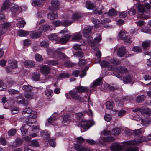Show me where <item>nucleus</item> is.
<instances>
[{
  "label": "nucleus",
  "instance_id": "obj_64",
  "mask_svg": "<svg viewBox=\"0 0 151 151\" xmlns=\"http://www.w3.org/2000/svg\"><path fill=\"white\" fill-rule=\"evenodd\" d=\"M139 149L138 147H128L127 148L125 151H139Z\"/></svg>",
  "mask_w": 151,
  "mask_h": 151
},
{
  "label": "nucleus",
  "instance_id": "obj_33",
  "mask_svg": "<svg viewBox=\"0 0 151 151\" xmlns=\"http://www.w3.org/2000/svg\"><path fill=\"white\" fill-rule=\"evenodd\" d=\"M81 17V15L78 12H76L73 14L72 19L73 20H77Z\"/></svg>",
  "mask_w": 151,
  "mask_h": 151
},
{
  "label": "nucleus",
  "instance_id": "obj_31",
  "mask_svg": "<svg viewBox=\"0 0 151 151\" xmlns=\"http://www.w3.org/2000/svg\"><path fill=\"white\" fill-rule=\"evenodd\" d=\"M145 55H149L150 58L149 59H147V65L148 66H151V52H149L148 51H145L144 52Z\"/></svg>",
  "mask_w": 151,
  "mask_h": 151
},
{
  "label": "nucleus",
  "instance_id": "obj_7",
  "mask_svg": "<svg viewBox=\"0 0 151 151\" xmlns=\"http://www.w3.org/2000/svg\"><path fill=\"white\" fill-rule=\"evenodd\" d=\"M37 116L36 111H33L32 113L28 115V119L25 120V122L28 123H33L35 122V119Z\"/></svg>",
  "mask_w": 151,
  "mask_h": 151
},
{
  "label": "nucleus",
  "instance_id": "obj_39",
  "mask_svg": "<svg viewBox=\"0 0 151 151\" xmlns=\"http://www.w3.org/2000/svg\"><path fill=\"white\" fill-rule=\"evenodd\" d=\"M146 97L143 95L137 97L136 99V101L138 103H142L143 102L145 99Z\"/></svg>",
  "mask_w": 151,
  "mask_h": 151
},
{
  "label": "nucleus",
  "instance_id": "obj_3",
  "mask_svg": "<svg viewBox=\"0 0 151 151\" xmlns=\"http://www.w3.org/2000/svg\"><path fill=\"white\" fill-rule=\"evenodd\" d=\"M118 36L119 39L124 41L125 44H128L131 42L129 37L125 31H121L119 32Z\"/></svg>",
  "mask_w": 151,
  "mask_h": 151
},
{
  "label": "nucleus",
  "instance_id": "obj_29",
  "mask_svg": "<svg viewBox=\"0 0 151 151\" xmlns=\"http://www.w3.org/2000/svg\"><path fill=\"white\" fill-rule=\"evenodd\" d=\"M32 4L34 6H37L40 7L43 5V3L41 0H35L32 2Z\"/></svg>",
  "mask_w": 151,
  "mask_h": 151
},
{
  "label": "nucleus",
  "instance_id": "obj_57",
  "mask_svg": "<svg viewBox=\"0 0 151 151\" xmlns=\"http://www.w3.org/2000/svg\"><path fill=\"white\" fill-rule=\"evenodd\" d=\"M92 22L95 24V26H97L98 27L100 24V21L96 19H93L92 20Z\"/></svg>",
  "mask_w": 151,
  "mask_h": 151
},
{
  "label": "nucleus",
  "instance_id": "obj_12",
  "mask_svg": "<svg viewBox=\"0 0 151 151\" xmlns=\"http://www.w3.org/2000/svg\"><path fill=\"white\" fill-rule=\"evenodd\" d=\"M50 70V68L47 65H43L40 67V72L44 74L47 75L49 73Z\"/></svg>",
  "mask_w": 151,
  "mask_h": 151
},
{
  "label": "nucleus",
  "instance_id": "obj_60",
  "mask_svg": "<svg viewBox=\"0 0 151 151\" xmlns=\"http://www.w3.org/2000/svg\"><path fill=\"white\" fill-rule=\"evenodd\" d=\"M90 100V96H88L87 97L86 96L84 97L83 98L80 97L79 100L82 102L89 101Z\"/></svg>",
  "mask_w": 151,
  "mask_h": 151
},
{
  "label": "nucleus",
  "instance_id": "obj_20",
  "mask_svg": "<svg viewBox=\"0 0 151 151\" xmlns=\"http://www.w3.org/2000/svg\"><path fill=\"white\" fill-rule=\"evenodd\" d=\"M49 40L52 42L55 41L54 43H56V42L59 40V38L57 35L56 34H52L48 37Z\"/></svg>",
  "mask_w": 151,
  "mask_h": 151
},
{
  "label": "nucleus",
  "instance_id": "obj_61",
  "mask_svg": "<svg viewBox=\"0 0 151 151\" xmlns=\"http://www.w3.org/2000/svg\"><path fill=\"white\" fill-rule=\"evenodd\" d=\"M35 58L36 60L38 62L42 61L43 60V58L42 56L39 54H36L35 55Z\"/></svg>",
  "mask_w": 151,
  "mask_h": 151
},
{
  "label": "nucleus",
  "instance_id": "obj_5",
  "mask_svg": "<svg viewBox=\"0 0 151 151\" xmlns=\"http://www.w3.org/2000/svg\"><path fill=\"white\" fill-rule=\"evenodd\" d=\"M147 141V138L144 136H142L138 139L137 140H134L131 141H128L126 142V145H137L139 143Z\"/></svg>",
  "mask_w": 151,
  "mask_h": 151
},
{
  "label": "nucleus",
  "instance_id": "obj_4",
  "mask_svg": "<svg viewBox=\"0 0 151 151\" xmlns=\"http://www.w3.org/2000/svg\"><path fill=\"white\" fill-rule=\"evenodd\" d=\"M94 122L91 121L82 120L78 124V126L84 129H87L94 124Z\"/></svg>",
  "mask_w": 151,
  "mask_h": 151
},
{
  "label": "nucleus",
  "instance_id": "obj_25",
  "mask_svg": "<svg viewBox=\"0 0 151 151\" xmlns=\"http://www.w3.org/2000/svg\"><path fill=\"white\" fill-rule=\"evenodd\" d=\"M82 37V35L80 32H78L73 35L72 37L73 41H75L81 39Z\"/></svg>",
  "mask_w": 151,
  "mask_h": 151
},
{
  "label": "nucleus",
  "instance_id": "obj_43",
  "mask_svg": "<svg viewBox=\"0 0 151 151\" xmlns=\"http://www.w3.org/2000/svg\"><path fill=\"white\" fill-rule=\"evenodd\" d=\"M109 16H116L117 14V12L113 9H110L107 13Z\"/></svg>",
  "mask_w": 151,
  "mask_h": 151
},
{
  "label": "nucleus",
  "instance_id": "obj_53",
  "mask_svg": "<svg viewBox=\"0 0 151 151\" xmlns=\"http://www.w3.org/2000/svg\"><path fill=\"white\" fill-rule=\"evenodd\" d=\"M45 95L48 97H51L52 96L53 93V91L51 89H47L45 91Z\"/></svg>",
  "mask_w": 151,
  "mask_h": 151
},
{
  "label": "nucleus",
  "instance_id": "obj_28",
  "mask_svg": "<svg viewBox=\"0 0 151 151\" xmlns=\"http://www.w3.org/2000/svg\"><path fill=\"white\" fill-rule=\"evenodd\" d=\"M102 78H100L96 80L93 82V84L91 86H100L102 84Z\"/></svg>",
  "mask_w": 151,
  "mask_h": 151
},
{
  "label": "nucleus",
  "instance_id": "obj_24",
  "mask_svg": "<svg viewBox=\"0 0 151 151\" xmlns=\"http://www.w3.org/2000/svg\"><path fill=\"white\" fill-rule=\"evenodd\" d=\"M64 49L63 48H58L56 50V52H58V56L60 58L62 59H64L66 57L65 54L63 53L60 52V51H62Z\"/></svg>",
  "mask_w": 151,
  "mask_h": 151
},
{
  "label": "nucleus",
  "instance_id": "obj_38",
  "mask_svg": "<svg viewBox=\"0 0 151 151\" xmlns=\"http://www.w3.org/2000/svg\"><path fill=\"white\" fill-rule=\"evenodd\" d=\"M86 6L87 8L89 9H92L95 7L92 3L89 1L86 2Z\"/></svg>",
  "mask_w": 151,
  "mask_h": 151
},
{
  "label": "nucleus",
  "instance_id": "obj_16",
  "mask_svg": "<svg viewBox=\"0 0 151 151\" xmlns=\"http://www.w3.org/2000/svg\"><path fill=\"white\" fill-rule=\"evenodd\" d=\"M126 50L125 47L124 46H121L118 49L117 54L119 57H122L126 53Z\"/></svg>",
  "mask_w": 151,
  "mask_h": 151
},
{
  "label": "nucleus",
  "instance_id": "obj_15",
  "mask_svg": "<svg viewBox=\"0 0 151 151\" xmlns=\"http://www.w3.org/2000/svg\"><path fill=\"white\" fill-rule=\"evenodd\" d=\"M12 12L13 16L15 17L16 15L22 12L21 8L17 5L14 6L12 9Z\"/></svg>",
  "mask_w": 151,
  "mask_h": 151
},
{
  "label": "nucleus",
  "instance_id": "obj_13",
  "mask_svg": "<svg viewBox=\"0 0 151 151\" xmlns=\"http://www.w3.org/2000/svg\"><path fill=\"white\" fill-rule=\"evenodd\" d=\"M100 65L102 67H107L109 70L114 71L113 65L108 62L104 61H101L100 62Z\"/></svg>",
  "mask_w": 151,
  "mask_h": 151
},
{
  "label": "nucleus",
  "instance_id": "obj_10",
  "mask_svg": "<svg viewBox=\"0 0 151 151\" xmlns=\"http://www.w3.org/2000/svg\"><path fill=\"white\" fill-rule=\"evenodd\" d=\"M75 89L77 93H81L83 92L86 93L89 90L87 87L83 86H78Z\"/></svg>",
  "mask_w": 151,
  "mask_h": 151
},
{
  "label": "nucleus",
  "instance_id": "obj_62",
  "mask_svg": "<svg viewBox=\"0 0 151 151\" xmlns=\"http://www.w3.org/2000/svg\"><path fill=\"white\" fill-rule=\"evenodd\" d=\"M31 41L29 39L24 40L23 41V44L24 45L27 46H29L31 44Z\"/></svg>",
  "mask_w": 151,
  "mask_h": 151
},
{
  "label": "nucleus",
  "instance_id": "obj_32",
  "mask_svg": "<svg viewBox=\"0 0 151 151\" xmlns=\"http://www.w3.org/2000/svg\"><path fill=\"white\" fill-rule=\"evenodd\" d=\"M58 15L57 13H55L54 12L52 13H49L47 15V17L49 19L53 20L57 18Z\"/></svg>",
  "mask_w": 151,
  "mask_h": 151
},
{
  "label": "nucleus",
  "instance_id": "obj_47",
  "mask_svg": "<svg viewBox=\"0 0 151 151\" xmlns=\"http://www.w3.org/2000/svg\"><path fill=\"white\" fill-rule=\"evenodd\" d=\"M26 22L23 20L19 21L17 24V26L19 28L24 27L26 24Z\"/></svg>",
  "mask_w": 151,
  "mask_h": 151
},
{
  "label": "nucleus",
  "instance_id": "obj_19",
  "mask_svg": "<svg viewBox=\"0 0 151 151\" xmlns=\"http://www.w3.org/2000/svg\"><path fill=\"white\" fill-rule=\"evenodd\" d=\"M12 4L9 0H6L4 2L1 10L2 11L3 10H5L7 9L11 6Z\"/></svg>",
  "mask_w": 151,
  "mask_h": 151
},
{
  "label": "nucleus",
  "instance_id": "obj_27",
  "mask_svg": "<svg viewBox=\"0 0 151 151\" xmlns=\"http://www.w3.org/2000/svg\"><path fill=\"white\" fill-rule=\"evenodd\" d=\"M9 66L12 68H16L17 66V62L14 60H10L8 61Z\"/></svg>",
  "mask_w": 151,
  "mask_h": 151
},
{
  "label": "nucleus",
  "instance_id": "obj_59",
  "mask_svg": "<svg viewBox=\"0 0 151 151\" xmlns=\"http://www.w3.org/2000/svg\"><path fill=\"white\" fill-rule=\"evenodd\" d=\"M16 144L17 146L21 145L23 143V140L22 139L17 138L15 140Z\"/></svg>",
  "mask_w": 151,
  "mask_h": 151
},
{
  "label": "nucleus",
  "instance_id": "obj_6",
  "mask_svg": "<svg viewBox=\"0 0 151 151\" xmlns=\"http://www.w3.org/2000/svg\"><path fill=\"white\" fill-rule=\"evenodd\" d=\"M76 90L74 89L69 92V93H67L65 94V96L68 99H69V94L70 96L74 100H79L80 98L79 95L77 93Z\"/></svg>",
  "mask_w": 151,
  "mask_h": 151
},
{
  "label": "nucleus",
  "instance_id": "obj_34",
  "mask_svg": "<svg viewBox=\"0 0 151 151\" xmlns=\"http://www.w3.org/2000/svg\"><path fill=\"white\" fill-rule=\"evenodd\" d=\"M63 119L62 122L63 123L66 122H69L70 121V116L67 114L64 115L62 116Z\"/></svg>",
  "mask_w": 151,
  "mask_h": 151
},
{
  "label": "nucleus",
  "instance_id": "obj_40",
  "mask_svg": "<svg viewBox=\"0 0 151 151\" xmlns=\"http://www.w3.org/2000/svg\"><path fill=\"white\" fill-rule=\"evenodd\" d=\"M41 136L45 138H47L49 137V133L46 130L42 131L40 132Z\"/></svg>",
  "mask_w": 151,
  "mask_h": 151
},
{
  "label": "nucleus",
  "instance_id": "obj_63",
  "mask_svg": "<svg viewBox=\"0 0 151 151\" xmlns=\"http://www.w3.org/2000/svg\"><path fill=\"white\" fill-rule=\"evenodd\" d=\"M132 50L135 52H139L141 51L142 49L139 46H134L132 48Z\"/></svg>",
  "mask_w": 151,
  "mask_h": 151
},
{
  "label": "nucleus",
  "instance_id": "obj_23",
  "mask_svg": "<svg viewBox=\"0 0 151 151\" xmlns=\"http://www.w3.org/2000/svg\"><path fill=\"white\" fill-rule=\"evenodd\" d=\"M24 65L27 67H33L35 66V62L31 60H27L24 62Z\"/></svg>",
  "mask_w": 151,
  "mask_h": 151
},
{
  "label": "nucleus",
  "instance_id": "obj_50",
  "mask_svg": "<svg viewBox=\"0 0 151 151\" xmlns=\"http://www.w3.org/2000/svg\"><path fill=\"white\" fill-rule=\"evenodd\" d=\"M62 25L64 26H68L71 24L73 22V21H69L68 20H65L62 22Z\"/></svg>",
  "mask_w": 151,
  "mask_h": 151
},
{
  "label": "nucleus",
  "instance_id": "obj_18",
  "mask_svg": "<svg viewBox=\"0 0 151 151\" xmlns=\"http://www.w3.org/2000/svg\"><path fill=\"white\" fill-rule=\"evenodd\" d=\"M29 127V126L27 124H23L22 127L20 128V130L22 132V134L24 135L27 134L28 133V129Z\"/></svg>",
  "mask_w": 151,
  "mask_h": 151
},
{
  "label": "nucleus",
  "instance_id": "obj_46",
  "mask_svg": "<svg viewBox=\"0 0 151 151\" xmlns=\"http://www.w3.org/2000/svg\"><path fill=\"white\" fill-rule=\"evenodd\" d=\"M32 78L35 81L38 80L40 77V73H39L34 72L32 75Z\"/></svg>",
  "mask_w": 151,
  "mask_h": 151
},
{
  "label": "nucleus",
  "instance_id": "obj_56",
  "mask_svg": "<svg viewBox=\"0 0 151 151\" xmlns=\"http://www.w3.org/2000/svg\"><path fill=\"white\" fill-rule=\"evenodd\" d=\"M75 64L69 61H66L64 64V65L68 68L72 67L75 65Z\"/></svg>",
  "mask_w": 151,
  "mask_h": 151
},
{
  "label": "nucleus",
  "instance_id": "obj_48",
  "mask_svg": "<svg viewBox=\"0 0 151 151\" xmlns=\"http://www.w3.org/2000/svg\"><path fill=\"white\" fill-rule=\"evenodd\" d=\"M46 63L49 65H55L58 64V62L56 60H48Z\"/></svg>",
  "mask_w": 151,
  "mask_h": 151
},
{
  "label": "nucleus",
  "instance_id": "obj_51",
  "mask_svg": "<svg viewBox=\"0 0 151 151\" xmlns=\"http://www.w3.org/2000/svg\"><path fill=\"white\" fill-rule=\"evenodd\" d=\"M19 111V108L17 107L13 106L11 108V111L12 114L17 113Z\"/></svg>",
  "mask_w": 151,
  "mask_h": 151
},
{
  "label": "nucleus",
  "instance_id": "obj_11",
  "mask_svg": "<svg viewBox=\"0 0 151 151\" xmlns=\"http://www.w3.org/2000/svg\"><path fill=\"white\" fill-rule=\"evenodd\" d=\"M16 102L19 104L27 105L29 104L28 100H25V99L21 96H19L16 97Z\"/></svg>",
  "mask_w": 151,
  "mask_h": 151
},
{
  "label": "nucleus",
  "instance_id": "obj_42",
  "mask_svg": "<svg viewBox=\"0 0 151 151\" xmlns=\"http://www.w3.org/2000/svg\"><path fill=\"white\" fill-rule=\"evenodd\" d=\"M151 43V42L149 40L145 41L142 42V45L144 49H145L148 47Z\"/></svg>",
  "mask_w": 151,
  "mask_h": 151
},
{
  "label": "nucleus",
  "instance_id": "obj_45",
  "mask_svg": "<svg viewBox=\"0 0 151 151\" xmlns=\"http://www.w3.org/2000/svg\"><path fill=\"white\" fill-rule=\"evenodd\" d=\"M144 131H143V129L142 128L134 130L133 134L135 136L139 135L141 134L142 132H144Z\"/></svg>",
  "mask_w": 151,
  "mask_h": 151
},
{
  "label": "nucleus",
  "instance_id": "obj_26",
  "mask_svg": "<svg viewBox=\"0 0 151 151\" xmlns=\"http://www.w3.org/2000/svg\"><path fill=\"white\" fill-rule=\"evenodd\" d=\"M123 80L125 83H127L132 81V77L131 75H127L123 77Z\"/></svg>",
  "mask_w": 151,
  "mask_h": 151
},
{
  "label": "nucleus",
  "instance_id": "obj_2",
  "mask_svg": "<svg viewBox=\"0 0 151 151\" xmlns=\"http://www.w3.org/2000/svg\"><path fill=\"white\" fill-rule=\"evenodd\" d=\"M86 140L81 137L76 138L77 142L75 145V148L77 151H90L89 149L84 147L81 144Z\"/></svg>",
  "mask_w": 151,
  "mask_h": 151
},
{
  "label": "nucleus",
  "instance_id": "obj_49",
  "mask_svg": "<svg viewBox=\"0 0 151 151\" xmlns=\"http://www.w3.org/2000/svg\"><path fill=\"white\" fill-rule=\"evenodd\" d=\"M121 133V130L119 128L113 129L111 132V134L113 135H118Z\"/></svg>",
  "mask_w": 151,
  "mask_h": 151
},
{
  "label": "nucleus",
  "instance_id": "obj_54",
  "mask_svg": "<svg viewBox=\"0 0 151 151\" xmlns=\"http://www.w3.org/2000/svg\"><path fill=\"white\" fill-rule=\"evenodd\" d=\"M106 106L107 109H111L113 107V104L111 102H107L106 103Z\"/></svg>",
  "mask_w": 151,
  "mask_h": 151
},
{
  "label": "nucleus",
  "instance_id": "obj_1",
  "mask_svg": "<svg viewBox=\"0 0 151 151\" xmlns=\"http://www.w3.org/2000/svg\"><path fill=\"white\" fill-rule=\"evenodd\" d=\"M150 5L148 3H145L144 6L140 4H138L137 6V8L138 12L141 13L142 18H144L147 19L149 18L148 16H145V14H149L150 12L149 9L151 8Z\"/></svg>",
  "mask_w": 151,
  "mask_h": 151
},
{
  "label": "nucleus",
  "instance_id": "obj_30",
  "mask_svg": "<svg viewBox=\"0 0 151 151\" xmlns=\"http://www.w3.org/2000/svg\"><path fill=\"white\" fill-rule=\"evenodd\" d=\"M11 25L10 22H6L0 25V28H1L5 32L6 31V29L9 27Z\"/></svg>",
  "mask_w": 151,
  "mask_h": 151
},
{
  "label": "nucleus",
  "instance_id": "obj_8",
  "mask_svg": "<svg viewBox=\"0 0 151 151\" xmlns=\"http://www.w3.org/2000/svg\"><path fill=\"white\" fill-rule=\"evenodd\" d=\"M111 149L112 151H122L124 147L118 143L115 142L111 145Z\"/></svg>",
  "mask_w": 151,
  "mask_h": 151
},
{
  "label": "nucleus",
  "instance_id": "obj_44",
  "mask_svg": "<svg viewBox=\"0 0 151 151\" xmlns=\"http://www.w3.org/2000/svg\"><path fill=\"white\" fill-rule=\"evenodd\" d=\"M117 70L121 73H127L128 70L127 68L124 67H119L117 68Z\"/></svg>",
  "mask_w": 151,
  "mask_h": 151
},
{
  "label": "nucleus",
  "instance_id": "obj_36",
  "mask_svg": "<svg viewBox=\"0 0 151 151\" xmlns=\"http://www.w3.org/2000/svg\"><path fill=\"white\" fill-rule=\"evenodd\" d=\"M31 32L24 30H19L18 32V35L19 36H25L27 35L29 33Z\"/></svg>",
  "mask_w": 151,
  "mask_h": 151
},
{
  "label": "nucleus",
  "instance_id": "obj_14",
  "mask_svg": "<svg viewBox=\"0 0 151 151\" xmlns=\"http://www.w3.org/2000/svg\"><path fill=\"white\" fill-rule=\"evenodd\" d=\"M42 31L41 28H39L37 32H30V36L32 39H36L40 37L42 35Z\"/></svg>",
  "mask_w": 151,
  "mask_h": 151
},
{
  "label": "nucleus",
  "instance_id": "obj_22",
  "mask_svg": "<svg viewBox=\"0 0 151 151\" xmlns=\"http://www.w3.org/2000/svg\"><path fill=\"white\" fill-rule=\"evenodd\" d=\"M39 28H41L42 33L44 32H45L48 30H52L53 29V27L52 26H50L47 24H45L40 27Z\"/></svg>",
  "mask_w": 151,
  "mask_h": 151
},
{
  "label": "nucleus",
  "instance_id": "obj_37",
  "mask_svg": "<svg viewBox=\"0 0 151 151\" xmlns=\"http://www.w3.org/2000/svg\"><path fill=\"white\" fill-rule=\"evenodd\" d=\"M33 111H34L31 108L28 107L25 108L23 111L22 112V114H25L26 113H27L28 114H31L32 113Z\"/></svg>",
  "mask_w": 151,
  "mask_h": 151
},
{
  "label": "nucleus",
  "instance_id": "obj_35",
  "mask_svg": "<svg viewBox=\"0 0 151 151\" xmlns=\"http://www.w3.org/2000/svg\"><path fill=\"white\" fill-rule=\"evenodd\" d=\"M33 88L31 86L28 85H24L22 87V89L25 92H29L31 91Z\"/></svg>",
  "mask_w": 151,
  "mask_h": 151
},
{
  "label": "nucleus",
  "instance_id": "obj_21",
  "mask_svg": "<svg viewBox=\"0 0 151 151\" xmlns=\"http://www.w3.org/2000/svg\"><path fill=\"white\" fill-rule=\"evenodd\" d=\"M92 27L90 26L86 27H85L83 35L84 36L86 37L90 33L92 30Z\"/></svg>",
  "mask_w": 151,
  "mask_h": 151
},
{
  "label": "nucleus",
  "instance_id": "obj_58",
  "mask_svg": "<svg viewBox=\"0 0 151 151\" xmlns=\"http://www.w3.org/2000/svg\"><path fill=\"white\" fill-rule=\"evenodd\" d=\"M48 42L46 41H43L41 42L40 43V45L44 47H47L48 45Z\"/></svg>",
  "mask_w": 151,
  "mask_h": 151
},
{
  "label": "nucleus",
  "instance_id": "obj_52",
  "mask_svg": "<svg viewBox=\"0 0 151 151\" xmlns=\"http://www.w3.org/2000/svg\"><path fill=\"white\" fill-rule=\"evenodd\" d=\"M110 62L111 63H113L115 65H119L120 63V60L114 58L111 59Z\"/></svg>",
  "mask_w": 151,
  "mask_h": 151
},
{
  "label": "nucleus",
  "instance_id": "obj_9",
  "mask_svg": "<svg viewBox=\"0 0 151 151\" xmlns=\"http://www.w3.org/2000/svg\"><path fill=\"white\" fill-rule=\"evenodd\" d=\"M51 4V6L49 8V10L55 11L59 9V3L58 0H52Z\"/></svg>",
  "mask_w": 151,
  "mask_h": 151
},
{
  "label": "nucleus",
  "instance_id": "obj_55",
  "mask_svg": "<svg viewBox=\"0 0 151 151\" xmlns=\"http://www.w3.org/2000/svg\"><path fill=\"white\" fill-rule=\"evenodd\" d=\"M9 93L11 94H18L19 93V91L14 89H10L8 90Z\"/></svg>",
  "mask_w": 151,
  "mask_h": 151
},
{
  "label": "nucleus",
  "instance_id": "obj_17",
  "mask_svg": "<svg viewBox=\"0 0 151 151\" xmlns=\"http://www.w3.org/2000/svg\"><path fill=\"white\" fill-rule=\"evenodd\" d=\"M71 37L70 33H68L66 35L62 37L59 40V42L62 44H65L70 38Z\"/></svg>",
  "mask_w": 151,
  "mask_h": 151
},
{
  "label": "nucleus",
  "instance_id": "obj_41",
  "mask_svg": "<svg viewBox=\"0 0 151 151\" xmlns=\"http://www.w3.org/2000/svg\"><path fill=\"white\" fill-rule=\"evenodd\" d=\"M104 86L106 89L110 91H113L116 88V87L114 86H111L107 83L104 84Z\"/></svg>",
  "mask_w": 151,
  "mask_h": 151
}]
</instances>
